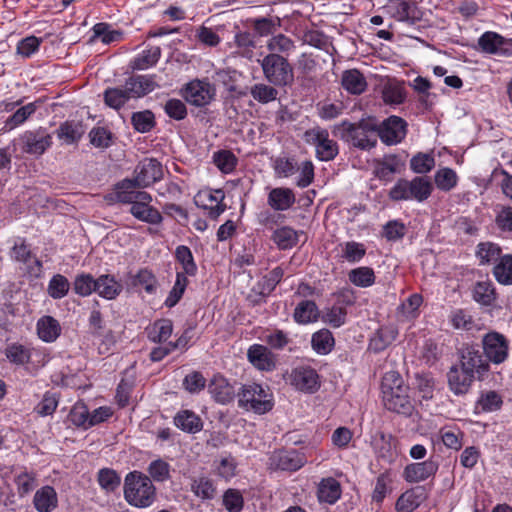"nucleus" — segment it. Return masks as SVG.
<instances>
[{
    "mask_svg": "<svg viewBox=\"0 0 512 512\" xmlns=\"http://www.w3.org/2000/svg\"><path fill=\"white\" fill-rule=\"evenodd\" d=\"M482 345L488 361L501 364L508 358L509 342L503 334L496 331L488 332L483 336Z\"/></svg>",
    "mask_w": 512,
    "mask_h": 512,
    "instance_id": "8",
    "label": "nucleus"
},
{
    "mask_svg": "<svg viewBox=\"0 0 512 512\" xmlns=\"http://www.w3.org/2000/svg\"><path fill=\"white\" fill-rule=\"evenodd\" d=\"M152 196L149 193L140 194L139 199L134 202L129 212L137 220L150 225H159L163 221L161 213L151 205Z\"/></svg>",
    "mask_w": 512,
    "mask_h": 512,
    "instance_id": "14",
    "label": "nucleus"
},
{
    "mask_svg": "<svg viewBox=\"0 0 512 512\" xmlns=\"http://www.w3.org/2000/svg\"><path fill=\"white\" fill-rule=\"evenodd\" d=\"M267 49L270 51L269 54H289L294 48V42L283 34L273 36L267 41Z\"/></svg>",
    "mask_w": 512,
    "mask_h": 512,
    "instance_id": "55",
    "label": "nucleus"
},
{
    "mask_svg": "<svg viewBox=\"0 0 512 512\" xmlns=\"http://www.w3.org/2000/svg\"><path fill=\"white\" fill-rule=\"evenodd\" d=\"M341 84L347 92L354 95L363 93L367 87L364 75L357 69L345 70L342 73Z\"/></svg>",
    "mask_w": 512,
    "mask_h": 512,
    "instance_id": "32",
    "label": "nucleus"
},
{
    "mask_svg": "<svg viewBox=\"0 0 512 512\" xmlns=\"http://www.w3.org/2000/svg\"><path fill=\"white\" fill-rule=\"evenodd\" d=\"M18 495L24 497L37 486V474L33 471L23 470L15 476Z\"/></svg>",
    "mask_w": 512,
    "mask_h": 512,
    "instance_id": "51",
    "label": "nucleus"
},
{
    "mask_svg": "<svg viewBox=\"0 0 512 512\" xmlns=\"http://www.w3.org/2000/svg\"><path fill=\"white\" fill-rule=\"evenodd\" d=\"M294 320L299 324H308L317 321L319 309L314 301L303 300L295 308Z\"/></svg>",
    "mask_w": 512,
    "mask_h": 512,
    "instance_id": "35",
    "label": "nucleus"
},
{
    "mask_svg": "<svg viewBox=\"0 0 512 512\" xmlns=\"http://www.w3.org/2000/svg\"><path fill=\"white\" fill-rule=\"evenodd\" d=\"M473 298L476 302L482 305H492L496 299L493 284L488 281L476 283L473 289Z\"/></svg>",
    "mask_w": 512,
    "mask_h": 512,
    "instance_id": "54",
    "label": "nucleus"
},
{
    "mask_svg": "<svg viewBox=\"0 0 512 512\" xmlns=\"http://www.w3.org/2000/svg\"><path fill=\"white\" fill-rule=\"evenodd\" d=\"M438 467L437 461L433 459L411 463L405 467L403 477L409 483H419L435 475Z\"/></svg>",
    "mask_w": 512,
    "mask_h": 512,
    "instance_id": "17",
    "label": "nucleus"
},
{
    "mask_svg": "<svg viewBox=\"0 0 512 512\" xmlns=\"http://www.w3.org/2000/svg\"><path fill=\"white\" fill-rule=\"evenodd\" d=\"M249 362L258 370L272 371L276 366L275 355L264 345L253 344L247 351Z\"/></svg>",
    "mask_w": 512,
    "mask_h": 512,
    "instance_id": "18",
    "label": "nucleus"
},
{
    "mask_svg": "<svg viewBox=\"0 0 512 512\" xmlns=\"http://www.w3.org/2000/svg\"><path fill=\"white\" fill-rule=\"evenodd\" d=\"M402 163L395 155L386 156L375 168V175L381 179L389 181L393 174L400 171Z\"/></svg>",
    "mask_w": 512,
    "mask_h": 512,
    "instance_id": "47",
    "label": "nucleus"
},
{
    "mask_svg": "<svg viewBox=\"0 0 512 512\" xmlns=\"http://www.w3.org/2000/svg\"><path fill=\"white\" fill-rule=\"evenodd\" d=\"M175 258L182 267V271L179 273H184L186 277L196 275L198 268L188 246H177L175 249Z\"/></svg>",
    "mask_w": 512,
    "mask_h": 512,
    "instance_id": "40",
    "label": "nucleus"
},
{
    "mask_svg": "<svg viewBox=\"0 0 512 512\" xmlns=\"http://www.w3.org/2000/svg\"><path fill=\"white\" fill-rule=\"evenodd\" d=\"M270 467L282 471H297L306 463L304 454L297 450H278L269 459Z\"/></svg>",
    "mask_w": 512,
    "mask_h": 512,
    "instance_id": "15",
    "label": "nucleus"
},
{
    "mask_svg": "<svg viewBox=\"0 0 512 512\" xmlns=\"http://www.w3.org/2000/svg\"><path fill=\"white\" fill-rule=\"evenodd\" d=\"M447 376L449 387L456 395L467 393L474 379V376L465 369L455 366L450 369Z\"/></svg>",
    "mask_w": 512,
    "mask_h": 512,
    "instance_id": "29",
    "label": "nucleus"
},
{
    "mask_svg": "<svg viewBox=\"0 0 512 512\" xmlns=\"http://www.w3.org/2000/svg\"><path fill=\"white\" fill-rule=\"evenodd\" d=\"M432 190V183L425 177H415L412 180L399 179L390 189L389 197L394 201L423 202L430 197Z\"/></svg>",
    "mask_w": 512,
    "mask_h": 512,
    "instance_id": "5",
    "label": "nucleus"
},
{
    "mask_svg": "<svg viewBox=\"0 0 512 512\" xmlns=\"http://www.w3.org/2000/svg\"><path fill=\"white\" fill-rule=\"evenodd\" d=\"M149 340L155 343L166 342L173 332V323L170 319H159L147 329Z\"/></svg>",
    "mask_w": 512,
    "mask_h": 512,
    "instance_id": "34",
    "label": "nucleus"
},
{
    "mask_svg": "<svg viewBox=\"0 0 512 512\" xmlns=\"http://www.w3.org/2000/svg\"><path fill=\"white\" fill-rule=\"evenodd\" d=\"M493 274L495 279L503 285L512 284V255L506 254L501 257L494 266Z\"/></svg>",
    "mask_w": 512,
    "mask_h": 512,
    "instance_id": "48",
    "label": "nucleus"
},
{
    "mask_svg": "<svg viewBox=\"0 0 512 512\" xmlns=\"http://www.w3.org/2000/svg\"><path fill=\"white\" fill-rule=\"evenodd\" d=\"M174 424L177 428L190 434H195L203 428L201 418L190 410L179 411L174 417Z\"/></svg>",
    "mask_w": 512,
    "mask_h": 512,
    "instance_id": "31",
    "label": "nucleus"
},
{
    "mask_svg": "<svg viewBox=\"0 0 512 512\" xmlns=\"http://www.w3.org/2000/svg\"><path fill=\"white\" fill-rule=\"evenodd\" d=\"M69 421L77 427L83 429L90 428L89 426V411L87 406L82 402H77L71 409L68 415Z\"/></svg>",
    "mask_w": 512,
    "mask_h": 512,
    "instance_id": "63",
    "label": "nucleus"
},
{
    "mask_svg": "<svg viewBox=\"0 0 512 512\" xmlns=\"http://www.w3.org/2000/svg\"><path fill=\"white\" fill-rule=\"evenodd\" d=\"M123 494L131 506L148 508L156 500V487L148 475L132 471L125 476Z\"/></svg>",
    "mask_w": 512,
    "mask_h": 512,
    "instance_id": "2",
    "label": "nucleus"
},
{
    "mask_svg": "<svg viewBox=\"0 0 512 512\" xmlns=\"http://www.w3.org/2000/svg\"><path fill=\"white\" fill-rule=\"evenodd\" d=\"M238 405L247 411L265 414L274 406L273 395L270 389L264 388L260 384H245L238 394Z\"/></svg>",
    "mask_w": 512,
    "mask_h": 512,
    "instance_id": "4",
    "label": "nucleus"
},
{
    "mask_svg": "<svg viewBox=\"0 0 512 512\" xmlns=\"http://www.w3.org/2000/svg\"><path fill=\"white\" fill-rule=\"evenodd\" d=\"M272 167L277 178H289L298 171V162L293 157L279 156L272 160Z\"/></svg>",
    "mask_w": 512,
    "mask_h": 512,
    "instance_id": "44",
    "label": "nucleus"
},
{
    "mask_svg": "<svg viewBox=\"0 0 512 512\" xmlns=\"http://www.w3.org/2000/svg\"><path fill=\"white\" fill-rule=\"evenodd\" d=\"M213 162L223 173L232 172L237 164L235 155L229 150H220L214 153Z\"/></svg>",
    "mask_w": 512,
    "mask_h": 512,
    "instance_id": "61",
    "label": "nucleus"
},
{
    "mask_svg": "<svg viewBox=\"0 0 512 512\" xmlns=\"http://www.w3.org/2000/svg\"><path fill=\"white\" fill-rule=\"evenodd\" d=\"M125 83L132 98L144 96L153 91L156 86L153 78L146 75L130 77Z\"/></svg>",
    "mask_w": 512,
    "mask_h": 512,
    "instance_id": "33",
    "label": "nucleus"
},
{
    "mask_svg": "<svg viewBox=\"0 0 512 512\" xmlns=\"http://www.w3.org/2000/svg\"><path fill=\"white\" fill-rule=\"evenodd\" d=\"M36 112V105L28 103L17 109L11 116H9L5 123L3 130L10 131L22 125L31 115Z\"/></svg>",
    "mask_w": 512,
    "mask_h": 512,
    "instance_id": "46",
    "label": "nucleus"
},
{
    "mask_svg": "<svg viewBox=\"0 0 512 512\" xmlns=\"http://www.w3.org/2000/svg\"><path fill=\"white\" fill-rule=\"evenodd\" d=\"M131 121L134 129L140 133L149 132L155 126L154 114L149 110L133 113Z\"/></svg>",
    "mask_w": 512,
    "mask_h": 512,
    "instance_id": "62",
    "label": "nucleus"
},
{
    "mask_svg": "<svg viewBox=\"0 0 512 512\" xmlns=\"http://www.w3.org/2000/svg\"><path fill=\"white\" fill-rule=\"evenodd\" d=\"M16 141L23 152L40 156L52 145V136L45 129L39 128L25 131Z\"/></svg>",
    "mask_w": 512,
    "mask_h": 512,
    "instance_id": "9",
    "label": "nucleus"
},
{
    "mask_svg": "<svg viewBox=\"0 0 512 512\" xmlns=\"http://www.w3.org/2000/svg\"><path fill=\"white\" fill-rule=\"evenodd\" d=\"M225 194L223 190H201L194 196V203L197 207L208 210L209 216L213 219L218 218L225 210L223 203Z\"/></svg>",
    "mask_w": 512,
    "mask_h": 512,
    "instance_id": "13",
    "label": "nucleus"
},
{
    "mask_svg": "<svg viewBox=\"0 0 512 512\" xmlns=\"http://www.w3.org/2000/svg\"><path fill=\"white\" fill-rule=\"evenodd\" d=\"M123 290L122 284L113 275L103 274L96 279V293L106 299H116Z\"/></svg>",
    "mask_w": 512,
    "mask_h": 512,
    "instance_id": "30",
    "label": "nucleus"
},
{
    "mask_svg": "<svg viewBox=\"0 0 512 512\" xmlns=\"http://www.w3.org/2000/svg\"><path fill=\"white\" fill-rule=\"evenodd\" d=\"M290 383L298 391L314 393L320 388L316 370L310 366H298L291 371Z\"/></svg>",
    "mask_w": 512,
    "mask_h": 512,
    "instance_id": "12",
    "label": "nucleus"
},
{
    "mask_svg": "<svg viewBox=\"0 0 512 512\" xmlns=\"http://www.w3.org/2000/svg\"><path fill=\"white\" fill-rule=\"evenodd\" d=\"M33 505L38 512H52L58 506L56 490L50 485L39 488L34 494Z\"/></svg>",
    "mask_w": 512,
    "mask_h": 512,
    "instance_id": "27",
    "label": "nucleus"
},
{
    "mask_svg": "<svg viewBox=\"0 0 512 512\" xmlns=\"http://www.w3.org/2000/svg\"><path fill=\"white\" fill-rule=\"evenodd\" d=\"M41 354L40 349L20 343H11L5 349L6 358L15 365L28 364L33 356Z\"/></svg>",
    "mask_w": 512,
    "mask_h": 512,
    "instance_id": "24",
    "label": "nucleus"
},
{
    "mask_svg": "<svg viewBox=\"0 0 512 512\" xmlns=\"http://www.w3.org/2000/svg\"><path fill=\"white\" fill-rule=\"evenodd\" d=\"M421 502V497L414 490L404 492L396 502L398 512H412Z\"/></svg>",
    "mask_w": 512,
    "mask_h": 512,
    "instance_id": "64",
    "label": "nucleus"
},
{
    "mask_svg": "<svg viewBox=\"0 0 512 512\" xmlns=\"http://www.w3.org/2000/svg\"><path fill=\"white\" fill-rule=\"evenodd\" d=\"M131 98L126 84L123 87L107 88L104 91L105 104L116 110L123 107Z\"/></svg>",
    "mask_w": 512,
    "mask_h": 512,
    "instance_id": "37",
    "label": "nucleus"
},
{
    "mask_svg": "<svg viewBox=\"0 0 512 512\" xmlns=\"http://www.w3.org/2000/svg\"><path fill=\"white\" fill-rule=\"evenodd\" d=\"M461 367L468 373L484 375L489 370L488 360L474 348H466L462 354Z\"/></svg>",
    "mask_w": 512,
    "mask_h": 512,
    "instance_id": "23",
    "label": "nucleus"
},
{
    "mask_svg": "<svg viewBox=\"0 0 512 512\" xmlns=\"http://www.w3.org/2000/svg\"><path fill=\"white\" fill-rule=\"evenodd\" d=\"M61 325L57 319L50 315H44L37 320L36 333L45 343H53L61 335Z\"/></svg>",
    "mask_w": 512,
    "mask_h": 512,
    "instance_id": "25",
    "label": "nucleus"
},
{
    "mask_svg": "<svg viewBox=\"0 0 512 512\" xmlns=\"http://www.w3.org/2000/svg\"><path fill=\"white\" fill-rule=\"evenodd\" d=\"M140 188L142 187L138 185L135 178L123 179L114 186L113 193H111V198L120 203L132 205L139 199L140 194L147 193L145 191L139 190Z\"/></svg>",
    "mask_w": 512,
    "mask_h": 512,
    "instance_id": "19",
    "label": "nucleus"
},
{
    "mask_svg": "<svg viewBox=\"0 0 512 512\" xmlns=\"http://www.w3.org/2000/svg\"><path fill=\"white\" fill-rule=\"evenodd\" d=\"M304 141L315 147L316 157L320 161H331L339 153L338 144L330 139L326 129L315 127L304 133Z\"/></svg>",
    "mask_w": 512,
    "mask_h": 512,
    "instance_id": "6",
    "label": "nucleus"
},
{
    "mask_svg": "<svg viewBox=\"0 0 512 512\" xmlns=\"http://www.w3.org/2000/svg\"><path fill=\"white\" fill-rule=\"evenodd\" d=\"M222 505L228 512H241L244 507L242 493L237 489H227L222 497Z\"/></svg>",
    "mask_w": 512,
    "mask_h": 512,
    "instance_id": "60",
    "label": "nucleus"
},
{
    "mask_svg": "<svg viewBox=\"0 0 512 512\" xmlns=\"http://www.w3.org/2000/svg\"><path fill=\"white\" fill-rule=\"evenodd\" d=\"M296 202L294 191L288 187H275L269 190L267 204L274 211H287Z\"/></svg>",
    "mask_w": 512,
    "mask_h": 512,
    "instance_id": "20",
    "label": "nucleus"
},
{
    "mask_svg": "<svg viewBox=\"0 0 512 512\" xmlns=\"http://www.w3.org/2000/svg\"><path fill=\"white\" fill-rule=\"evenodd\" d=\"M216 90L208 80L194 79L182 89V96L191 105L203 107L208 105L215 97Z\"/></svg>",
    "mask_w": 512,
    "mask_h": 512,
    "instance_id": "7",
    "label": "nucleus"
},
{
    "mask_svg": "<svg viewBox=\"0 0 512 512\" xmlns=\"http://www.w3.org/2000/svg\"><path fill=\"white\" fill-rule=\"evenodd\" d=\"M272 240L279 249H291L298 243L299 233L289 226H283L273 232Z\"/></svg>",
    "mask_w": 512,
    "mask_h": 512,
    "instance_id": "36",
    "label": "nucleus"
},
{
    "mask_svg": "<svg viewBox=\"0 0 512 512\" xmlns=\"http://www.w3.org/2000/svg\"><path fill=\"white\" fill-rule=\"evenodd\" d=\"M161 56V49L158 46L150 47L138 54L131 61V68L134 70H146L156 65Z\"/></svg>",
    "mask_w": 512,
    "mask_h": 512,
    "instance_id": "39",
    "label": "nucleus"
},
{
    "mask_svg": "<svg viewBox=\"0 0 512 512\" xmlns=\"http://www.w3.org/2000/svg\"><path fill=\"white\" fill-rule=\"evenodd\" d=\"M377 133L381 141L387 145L400 143L406 136L407 123L398 116H390L378 127Z\"/></svg>",
    "mask_w": 512,
    "mask_h": 512,
    "instance_id": "11",
    "label": "nucleus"
},
{
    "mask_svg": "<svg viewBox=\"0 0 512 512\" xmlns=\"http://www.w3.org/2000/svg\"><path fill=\"white\" fill-rule=\"evenodd\" d=\"M69 289V280L62 274H55L49 280L47 292L51 298L59 300L67 296Z\"/></svg>",
    "mask_w": 512,
    "mask_h": 512,
    "instance_id": "49",
    "label": "nucleus"
},
{
    "mask_svg": "<svg viewBox=\"0 0 512 512\" xmlns=\"http://www.w3.org/2000/svg\"><path fill=\"white\" fill-rule=\"evenodd\" d=\"M191 491L202 500H211L216 495V486L208 477H195L191 480Z\"/></svg>",
    "mask_w": 512,
    "mask_h": 512,
    "instance_id": "42",
    "label": "nucleus"
},
{
    "mask_svg": "<svg viewBox=\"0 0 512 512\" xmlns=\"http://www.w3.org/2000/svg\"><path fill=\"white\" fill-rule=\"evenodd\" d=\"M135 174L136 182L144 188L163 177V168L157 159H144L137 165Z\"/></svg>",
    "mask_w": 512,
    "mask_h": 512,
    "instance_id": "16",
    "label": "nucleus"
},
{
    "mask_svg": "<svg viewBox=\"0 0 512 512\" xmlns=\"http://www.w3.org/2000/svg\"><path fill=\"white\" fill-rule=\"evenodd\" d=\"M265 79L277 87L289 86L294 81V70L286 57L267 54L258 60Z\"/></svg>",
    "mask_w": 512,
    "mask_h": 512,
    "instance_id": "3",
    "label": "nucleus"
},
{
    "mask_svg": "<svg viewBox=\"0 0 512 512\" xmlns=\"http://www.w3.org/2000/svg\"><path fill=\"white\" fill-rule=\"evenodd\" d=\"M171 466L163 459L153 460L147 467L148 477L156 482H165L170 479Z\"/></svg>",
    "mask_w": 512,
    "mask_h": 512,
    "instance_id": "57",
    "label": "nucleus"
},
{
    "mask_svg": "<svg viewBox=\"0 0 512 512\" xmlns=\"http://www.w3.org/2000/svg\"><path fill=\"white\" fill-rule=\"evenodd\" d=\"M73 290L81 297L90 296L96 291V279L89 273H80L75 276Z\"/></svg>",
    "mask_w": 512,
    "mask_h": 512,
    "instance_id": "52",
    "label": "nucleus"
},
{
    "mask_svg": "<svg viewBox=\"0 0 512 512\" xmlns=\"http://www.w3.org/2000/svg\"><path fill=\"white\" fill-rule=\"evenodd\" d=\"M504 37L496 32L487 31L478 39V46L482 52L492 55H498L502 48Z\"/></svg>",
    "mask_w": 512,
    "mask_h": 512,
    "instance_id": "43",
    "label": "nucleus"
},
{
    "mask_svg": "<svg viewBox=\"0 0 512 512\" xmlns=\"http://www.w3.org/2000/svg\"><path fill=\"white\" fill-rule=\"evenodd\" d=\"M340 483L333 477L322 478L317 486V498L320 503L335 504L341 497Z\"/></svg>",
    "mask_w": 512,
    "mask_h": 512,
    "instance_id": "26",
    "label": "nucleus"
},
{
    "mask_svg": "<svg viewBox=\"0 0 512 512\" xmlns=\"http://www.w3.org/2000/svg\"><path fill=\"white\" fill-rule=\"evenodd\" d=\"M382 398L386 409L409 415L413 405L408 395V386L404 384L403 378L396 371L386 372L382 379Z\"/></svg>",
    "mask_w": 512,
    "mask_h": 512,
    "instance_id": "1",
    "label": "nucleus"
},
{
    "mask_svg": "<svg viewBox=\"0 0 512 512\" xmlns=\"http://www.w3.org/2000/svg\"><path fill=\"white\" fill-rule=\"evenodd\" d=\"M388 14L400 22L414 24L419 19L416 6L404 0H389L386 5Z\"/></svg>",
    "mask_w": 512,
    "mask_h": 512,
    "instance_id": "22",
    "label": "nucleus"
},
{
    "mask_svg": "<svg viewBox=\"0 0 512 512\" xmlns=\"http://www.w3.org/2000/svg\"><path fill=\"white\" fill-rule=\"evenodd\" d=\"M207 387L209 394L217 403L228 404L234 399V387L220 374L214 375Z\"/></svg>",
    "mask_w": 512,
    "mask_h": 512,
    "instance_id": "21",
    "label": "nucleus"
},
{
    "mask_svg": "<svg viewBox=\"0 0 512 512\" xmlns=\"http://www.w3.org/2000/svg\"><path fill=\"white\" fill-rule=\"evenodd\" d=\"M342 126H347L342 138L354 147L361 150H369L375 147L377 143L375 130H370L362 125L348 124L347 122H343Z\"/></svg>",
    "mask_w": 512,
    "mask_h": 512,
    "instance_id": "10",
    "label": "nucleus"
},
{
    "mask_svg": "<svg viewBox=\"0 0 512 512\" xmlns=\"http://www.w3.org/2000/svg\"><path fill=\"white\" fill-rule=\"evenodd\" d=\"M85 133V128L82 122L71 120L65 121L60 124L56 130V135L59 140L65 145L76 144Z\"/></svg>",
    "mask_w": 512,
    "mask_h": 512,
    "instance_id": "28",
    "label": "nucleus"
},
{
    "mask_svg": "<svg viewBox=\"0 0 512 512\" xmlns=\"http://www.w3.org/2000/svg\"><path fill=\"white\" fill-rule=\"evenodd\" d=\"M347 309L340 305L326 308L322 315V321L333 328H339L346 323Z\"/></svg>",
    "mask_w": 512,
    "mask_h": 512,
    "instance_id": "53",
    "label": "nucleus"
},
{
    "mask_svg": "<svg viewBox=\"0 0 512 512\" xmlns=\"http://www.w3.org/2000/svg\"><path fill=\"white\" fill-rule=\"evenodd\" d=\"M434 178L437 188L445 192L452 190L458 182L456 172L448 167L439 169Z\"/></svg>",
    "mask_w": 512,
    "mask_h": 512,
    "instance_id": "56",
    "label": "nucleus"
},
{
    "mask_svg": "<svg viewBox=\"0 0 512 512\" xmlns=\"http://www.w3.org/2000/svg\"><path fill=\"white\" fill-rule=\"evenodd\" d=\"M339 247L340 257L347 261L348 263H358L366 255V246L360 242L347 241L341 243Z\"/></svg>",
    "mask_w": 512,
    "mask_h": 512,
    "instance_id": "41",
    "label": "nucleus"
},
{
    "mask_svg": "<svg viewBox=\"0 0 512 512\" xmlns=\"http://www.w3.org/2000/svg\"><path fill=\"white\" fill-rule=\"evenodd\" d=\"M312 348L321 355H326L334 347V337L328 329H321L312 335L311 339Z\"/></svg>",
    "mask_w": 512,
    "mask_h": 512,
    "instance_id": "45",
    "label": "nucleus"
},
{
    "mask_svg": "<svg viewBox=\"0 0 512 512\" xmlns=\"http://www.w3.org/2000/svg\"><path fill=\"white\" fill-rule=\"evenodd\" d=\"M476 255L480 260V264H492L501 259V248L494 243L485 242L477 246Z\"/></svg>",
    "mask_w": 512,
    "mask_h": 512,
    "instance_id": "50",
    "label": "nucleus"
},
{
    "mask_svg": "<svg viewBox=\"0 0 512 512\" xmlns=\"http://www.w3.org/2000/svg\"><path fill=\"white\" fill-rule=\"evenodd\" d=\"M349 281L360 288H368L375 284L376 276L371 267L360 266L348 272Z\"/></svg>",
    "mask_w": 512,
    "mask_h": 512,
    "instance_id": "38",
    "label": "nucleus"
},
{
    "mask_svg": "<svg viewBox=\"0 0 512 512\" xmlns=\"http://www.w3.org/2000/svg\"><path fill=\"white\" fill-rule=\"evenodd\" d=\"M187 285L188 279L184 275V273H176V280L174 286L172 287L171 291L169 292V295L165 300V305L168 308L174 307L179 302V300L182 298L185 292Z\"/></svg>",
    "mask_w": 512,
    "mask_h": 512,
    "instance_id": "59",
    "label": "nucleus"
},
{
    "mask_svg": "<svg viewBox=\"0 0 512 512\" xmlns=\"http://www.w3.org/2000/svg\"><path fill=\"white\" fill-rule=\"evenodd\" d=\"M274 85H268L264 83H257L250 89V94L254 100L259 103L266 104L274 101L277 98L278 91L273 87Z\"/></svg>",
    "mask_w": 512,
    "mask_h": 512,
    "instance_id": "58",
    "label": "nucleus"
}]
</instances>
